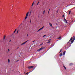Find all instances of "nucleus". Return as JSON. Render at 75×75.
Here are the masks:
<instances>
[{"label": "nucleus", "mask_w": 75, "mask_h": 75, "mask_svg": "<svg viewBox=\"0 0 75 75\" xmlns=\"http://www.w3.org/2000/svg\"><path fill=\"white\" fill-rule=\"evenodd\" d=\"M28 69H31V68H33L34 66H29L28 67Z\"/></svg>", "instance_id": "obj_1"}, {"label": "nucleus", "mask_w": 75, "mask_h": 75, "mask_svg": "<svg viewBox=\"0 0 75 75\" xmlns=\"http://www.w3.org/2000/svg\"><path fill=\"white\" fill-rule=\"evenodd\" d=\"M44 26H43L41 28H40L39 30H38L37 32H38V31H40V30H42V29L44 28Z\"/></svg>", "instance_id": "obj_2"}, {"label": "nucleus", "mask_w": 75, "mask_h": 75, "mask_svg": "<svg viewBox=\"0 0 75 75\" xmlns=\"http://www.w3.org/2000/svg\"><path fill=\"white\" fill-rule=\"evenodd\" d=\"M28 41V40L26 41V42H24V43H23L22 44H21V45H24V44H25V43H26V42H27V41Z\"/></svg>", "instance_id": "obj_3"}, {"label": "nucleus", "mask_w": 75, "mask_h": 75, "mask_svg": "<svg viewBox=\"0 0 75 75\" xmlns=\"http://www.w3.org/2000/svg\"><path fill=\"white\" fill-rule=\"evenodd\" d=\"M42 49H43V48H42V47H41L40 49H39L38 50H37V51H41V50H42Z\"/></svg>", "instance_id": "obj_4"}, {"label": "nucleus", "mask_w": 75, "mask_h": 75, "mask_svg": "<svg viewBox=\"0 0 75 75\" xmlns=\"http://www.w3.org/2000/svg\"><path fill=\"white\" fill-rule=\"evenodd\" d=\"M49 25H50V27H52V24H51V23L49 22Z\"/></svg>", "instance_id": "obj_5"}, {"label": "nucleus", "mask_w": 75, "mask_h": 75, "mask_svg": "<svg viewBox=\"0 0 75 75\" xmlns=\"http://www.w3.org/2000/svg\"><path fill=\"white\" fill-rule=\"evenodd\" d=\"M29 13V12H28L26 14V16H27V17H28V14Z\"/></svg>", "instance_id": "obj_6"}, {"label": "nucleus", "mask_w": 75, "mask_h": 75, "mask_svg": "<svg viewBox=\"0 0 75 75\" xmlns=\"http://www.w3.org/2000/svg\"><path fill=\"white\" fill-rule=\"evenodd\" d=\"M51 42V41L50 40H48V42H47V43H50Z\"/></svg>", "instance_id": "obj_7"}, {"label": "nucleus", "mask_w": 75, "mask_h": 75, "mask_svg": "<svg viewBox=\"0 0 75 75\" xmlns=\"http://www.w3.org/2000/svg\"><path fill=\"white\" fill-rule=\"evenodd\" d=\"M62 55V53H61L60 54H59L60 57H61Z\"/></svg>", "instance_id": "obj_8"}, {"label": "nucleus", "mask_w": 75, "mask_h": 75, "mask_svg": "<svg viewBox=\"0 0 75 75\" xmlns=\"http://www.w3.org/2000/svg\"><path fill=\"white\" fill-rule=\"evenodd\" d=\"M73 40H75V36H73Z\"/></svg>", "instance_id": "obj_9"}, {"label": "nucleus", "mask_w": 75, "mask_h": 75, "mask_svg": "<svg viewBox=\"0 0 75 75\" xmlns=\"http://www.w3.org/2000/svg\"><path fill=\"white\" fill-rule=\"evenodd\" d=\"M34 1L33 3L32 4L31 6H33V5H34Z\"/></svg>", "instance_id": "obj_10"}, {"label": "nucleus", "mask_w": 75, "mask_h": 75, "mask_svg": "<svg viewBox=\"0 0 75 75\" xmlns=\"http://www.w3.org/2000/svg\"><path fill=\"white\" fill-rule=\"evenodd\" d=\"M74 40H72L71 41V43H73V42H74Z\"/></svg>", "instance_id": "obj_11"}, {"label": "nucleus", "mask_w": 75, "mask_h": 75, "mask_svg": "<svg viewBox=\"0 0 75 75\" xmlns=\"http://www.w3.org/2000/svg\"><path fill=\"white\" fill-rule=\"evenodd\" d=\"M5 38H6V36H4V40H5Z\"/></svg>", "instance_id": "obj_12"}, {"label": "nucleus", "mask_w": 75, "mask_h": 75, "mask_svg": "<svg viewBox=\"0 0 75 75\" xmlns=\"http://www.w3.org/2000/svg\"><path fill=\"white\" fill-rule=\"evenodd\" d=\"M65 51H64V52H63V55H65Z\"/></svg>", "instance_id": "obj_13"}, {"label": "nucleus", "mask_w": 75, "mask_h": 75, "mask_svg": "<svg viewBox=\"0 0 75 75\" xmlns=\"http://www.w3.org/2000/svg\"><path fill=\"white\" fill-rule=\"evenodd\" d=\"M71 11H70L69 12V14H70V13H71Z\"/></svg>", "instance_id": "obj_14"}, {"label": "nucleus", "mask_w": 75, "mask_h": 75, "mask_svg": "<svg viewBox=\"0 0 75 75\" xmlns=\"http://www.w3.org/2000/svg\"><path fill=\"white\" fill-rule=\"evenodd\" d=\"M73 64H72V63H70L69 64V66H71V65H72Z\"/></svg>", "instance_id": "obj_15"}, {"label": "nucleus", "mask_w": 75, "mask_h": 75, "mask_svg": "<svg viewBox=\"0 0 75 75\" xmlns=\"http://www.w3.org/2000/svg\"><path fill=\"white\" fill-rule=\"evenodd\" d=\"M8 63H9L10 62V59H8Z\"/></svg>", "instance_id": "obj_16"}, {"label": "nucleus", "mask_w": 75, "mask_h": 75, "mask_svg": "<svg viewBox=\"0 0 75 75\" xmlns=\"http://www.w3.org/2000/svg\"><path fill=\"white\" fill-rule=\"evenodd\" d=\"M27 16H26L25 18V19H27Z\"/></svg>", "instance_id": "obj_17"}, {"label": "nucleus", "mask_w": 75, "mask_h": 75, "mask_svg": "<svg viewBox=\"0 0 75 75\" xmlns=\"http://www.w3.org/2000/svg\"><path fill=\"white\" fill-rule=\"evenodd\" d=\"M63 67L65 69H66V67H65V66H63Z\"/></svg>", "instance_id": "obj_18"}, {"label": "nucleus", "mask_w": 75, "mask_h": 75, "mask_svg": "<svg viewBox=\"0 0 75 75\" xmlns=\"http://www.w3.org/2000/svg\"><path fill=\"white\" fill-rule=\"evenodd\" d=\"M61 38V37H60L59 38H57V39H60V38Z\"/></svg>", "instance_id": "obj_19"}, {"label": "nucleus", "mask_w": 75, "mask_h": 75, "mask_svg": "<svg viewBox=\"0 0 75 75\" xmlns=\"http://www.w3.org/2000/svg\"><path fill=\"white\" fill-rule=\"evenodd\" d=\"M16 30H15L14 32H13V33H15L16 32Z\"/></svg>", "instance_id": "obj_20"}, {"label": "nucleus", "mask_w": 75, "mask_h": 75, "mask_svg": "<svg viewBox=\"0 0 75 75\" xmlns=\"http://www.w3.org/2000/svg\"><path fill=\"white\" fill-rule=\"evenodd\" d=\"M72 38H71L70 39V41H72Z\"/></svg>", "instance_id": "obj_21"}, {"label": "nucleus", "mask_w": 75, "mask_h": 75, "mask_svg": "<svg viewBox=\"0 0 75 75\" xmlns=\"http://www.w3.org/2000/svg\"><path fill=\"white\" fill-rule=\"evenodd\" d=\"M45 13V11H44L43 12V13L44 14Z\"/></svg>", "instance_id": "obj_22"}, {"label": "nucleus", "mask_w": 75, "mask_h": 75, "mask_svg": "<svg viewBox=\"0 0 75 75\" xmlns=\"http://www.w3.org/2000/svg\"><path fill=\"white\" fill-rule=\"evenodd\" d=\"M39 2H40V1H39L38 2V4H37V6L38 4L39 3Z\"/></svg>", "instance_id": "obj_23"}, {"label": "nucleus", "mask_w": 75, "mask_h": 75, "mask_svg": "<svg viewBox=\"0 0 75 75\" xmlns=\"http://www.w3.org/2000/svg\"><path fill=\"white\" fill-rule=\"evenodd\" d=\"M64 21H67V20H66V19H65V18L64 19Z\"/></svg>", "instance_id": "obj_24"}, {"label": "nucleus", "mask_w": 75, "mask_h": 75, "mask_svg": "<svg viewBox=\"0 0 75 75\" xmlns=\"http://www.w3.org/2000/svg\"><path fill=\"white\" fill-rule=\"evenodd\" d=\"M68 21H66V23H68Z\"/></svg>", "instance_id": "obj_25"}, {"label": "nucleus", "mask_w": 75, "mask_h": 75, "mask_svg": "<svg viewBox=\"0 0 75 75\" xmlns=\"http://www.w3.org/2000/svg\"><path fill=\"white\" fill-rule=\"evenodd\" d=\"M8 52H10V50L9 49H8Z\"/></svg>", "instance_id": "obj_26"}, {"label": "nucleus", "mask_w": 75, "mask_h": 75, "mask_svg": "<svg viewBox=\"0 0 75 75\" xmlns=\"http://www.w3.org/2000/svg\"><path fill=\"white\" fill-rule=\"evenodd\" d=\"M62 17H64V15H63L62 16Z\"/></svg>", "instance_id": "obj_27"}, {"label": "nucleus", "mask_w": 75, "mask_h": 75, "mask_svg": "<svg viewBox=\"0 0 75 75\" xmlns=\"http://www.w3.org/2000/svg\"><path fill=\"white\" fill-rule=\"evenodd\" d=\"M45 36H46V35H45L43 36V37H45Z\"/></svg>", "instance_id": "obj_28"}, {"label": "nucleus", "mask_w": 75, "mask_h": 75, "mask_svg": "<svg viewBox=\"0 0 75 75\" xmlns=\"http://www.w3.org/2000/svg\"><path fill=\"white\" fill-rule=\"evenodd\" d=\"M50 9H49V11L48 12V13H49V12H50Z\"/></svg>", "instance_id": "obj_29"}, {"label": "nucleus", "mask_w": 75, "mask_h": 75, "mask_svg": "<svg viewBox=\"0 0 75 75\" xmlns=\"http://www.w3.org/2000/svg\"><path fill=\"white\" fill-rule=\"evenodd\" d=\"M58 11L57 10V13H58Z\"/></svg>", "instance_id": "obj_30"}, {"label": "nucleus", "mask_w": 75, "mask_h": 75, "mask_svg": "<svg viewBox=\"0 0 75 75\" xmlns=\"http://www.w3.org/2000/svg\"><path fill=\"white\" fill-rule=\"evenodd\" d=\"M62 51V50H61L59 52V53L61 52V51Z\"/></svg>", "instance_id": "obj_31"}, {"label": "nucleus", "mask_w": 75, "mask_h": 75, "mask_svg": "<svg viewBox=\"0 0 75 75\" xmlns=\"http://www.w3.org/2000/svg\"><path fill=\"white\" fill-rule=\"evenodd\" d=\"M30 23H31V20L30 19Z\"/></svg>", "instance_id": "obj_32"}, {"label": "nucleus", "mask_w": 75, "mask_h": 75, "mask_svg": "<svg viewBox=\"0 0 75 75\" xmlns=\"http://www.w3.org/2000/svg\"><path fill=\"white\" fill-rule=\"evenodd\" d=\"M36 1H37V0H35V1H34V3H35V2H36Z\"/></svg>", "instance_id": "obj_33"}, {"label": "nucleus", "mask_w": 75, "mask_h": 75, "mask_svg": "<svg viewBox=\"0 0 75 75\" xmlns=\"http://www.w3.org/2000/svg\"><path fill=\"white\" fill-rule=\"evenodd\" d=\"M28 74V73H27L26 74V75H27Z\"/></svg>", "instance_id": "obj_34"}, {"label": "nucleus", "mask_w": 75, "mask_h": 75, "mask_svg": "<svg viewBox=\"0 0 75 75\" xmlns=\"http://www.w3.org/2000/svg\"><path fill=\"white\" fill-rule=\"evenodd\" d=\"M18 61H19V60H17L16 62H18Z\"/></svg>", "instance_id": "obj_35"}, {"label": "nucleus", "mask_w": 75, "mask_h": 75, "mask_svg": "<svg viewBox=\"0 0 75 75\" xmlns=\"http://www.w3.org/2000/svg\"><path fill=\"white\" fill-rule=\"evenodd\" d=\"M11 40H10V41H9V42H11Z\"/></svg>", "instance_id": "obj_36"}, {"label": "nucleus", "mask_w": 75, "mask_h": 75, "mask_svg": "<svg viewBox=\"0 0 75 75\" xmlns=\"http://www.w3.org/2000/svg\"><path fill=\"white\" fill-rule=\"evenodd\" d=\"M18 31H19V30H18L17 31V33H18Z\"/></svg>", "instance_id": "obj_37"}, {"label": "nucleus", "mask_w": 75, "mask_h": 75, "mask_svg": "<svg viewBox=\"0 0 75 75\" xmlns=\"http://www.w3.org/2000/svg\"><path fill=\"white\" fill-rule=\"evenodd\" d=\"M34 69H35V68H34L33 69V70H34Z\"/></svg>", "instance_id": "obj_38"}, {"label": "nucleus", "mask_w": 75, "mask_h": 75, "mask_svg": "<svg viewBox=\"0 0 75 75\" xmlns=\"http://www.w3.org/2000/svg\"><path fill=\"white\" fill-rule=\"evenodd\" d=\"M69 42H70V40L68 42V43H69Z\"/></svg>", "instance_id": "obj_39"}, {"label": "nucleus", "mask_w": 75, "mask_h": 75, "mask_svg": "<svg viewBox=\"0 0 75 75\" xmlns=\"http://www.w3.org/2000/svg\"><path fill=\"white\" fill-rule=\"evenodd\" d=\"M35 41V40H34V41H33V42H34Z\"/></svg>", "instance_id": "obj_40"}, {"label": "nucleus", "mask_w": 75, "mask_h": 75, "mask_svg": "<svg viewBox=\"0 0 75 75\" xmlns=\"http://www.w3.org/2000/svg\"><path fill=\"white\" fill-rule=\"evenodd\" d=\"M27 36H28V35H27Z\"/></svg>", "instance_id": "obj_41"}, {"label": "nucleus", "mask_w": 75, "mask_h": 75, "mask_svg": "<svg viewBox=\"0 0 75 75\" xmlns=\"http://www.w3.org/2000/svg\"><path fill=\"white\" fill-rule=\"evenodd\" d=\"M31 11H30V14H31Z\"/></svg>", "instance_id": "obj_42"}, {"label": "nucleus", "mask_w": 75, "mask_h": 75, "mask_svg": "<svg viewBox=\"0 0 75 75\" xmlns=\"http://www.w3.org/2000/svg\"><path fill=\"white\" fill-rule=\"evenodd\" d=\"M42 44H43L42 43L41 44V45H42Z\"/></svg>", "instance_id": "obj_43"}]
</instances>
